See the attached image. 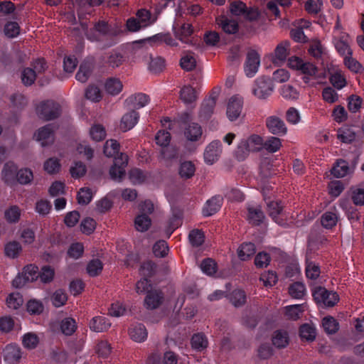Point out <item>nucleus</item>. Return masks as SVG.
<instances>
[{"label": "nucleus", "instance_id": "59", "mask_svg": "<svg viewBox=\"0 0 364 364\" xmlns=\"http://www.w3.org/2000/svg\"><path fill=\"white\" fill-rule=\"evenodd\" d=\"M23 303V296L18 292L11 293L6 299L7 306L10 309H18Z\"/></svg>", "mask_w": 364, "mask_h": 364}, {"label": "nucleus", "instance_id": "19", "mask_svg": "<svg viewBox=\"0 0 364 364\" xmlns=\"http://www.w3.org/2000/svg\"><path fill=\"white\" fill-rule=\"evenodd\" d=\"M208 337L203 333H196L191 338V348L197 352H203L208 347Z\"/></svg>", "mask_w": 364, "mask_h": 364}, {"label": "nucleus", "instance_id": "8", "mask_svg": "<svg viewBox=\"0 0 364 364\" xmlns=\"http://www.w3.org/2000/svg\"><path fill=\"white\" fill-rule=\"evenodd\" d=\"M242 99L238 96L230 98L227 105V117L230 121L236 120L240 115L242 109Z\"/></svg>", "mask_w": 364, "mask_h": 364}, {"label": "nucleus", "instance_id": "15", "mask_svg": "<svg viewBox=\"0 0 364 364\" xmlns=\"http://www.w3.org/2000/svg\"><path fill=\"white\" fill-rule=\"evenodd\" d=\"M37 141H41L43 146L53 143L54 139V130L52 124H48L40 128L35 134Z\"/></svg>", "mask_w": 364, "mask_h": 364}, {"label": "nucleus", "instance_id": "23", "mask_svg": "<svg viewBox=\"0 0 364 364\" xmlns=\"http://www.w3.org/2000/svg\"><path fill=\"white\" fill-rule=\"evenodd\" d=\"M94 65L93 63L90 61L85 60L79 67V70L75 75V78L80 82H85L93 71Z\"/></svg>", "mask_w": 364, "mask_h": 364}, {"label": "nucleus", "instance_id": "48", "mask_svg": "<svg viewBox=\"0 0 364 364\" xmlns=\"http://www.w3.org/2000/svg\"><path fill=\"white\" fill-rule=\"evenodd\" d=\"M223 31L228 34H235L239 30L237 22L232 19L224 18L218 23Z\"/></svg>", "mask_w": 364, "mask_h": 364}, {"label": "nucleus", "instance_id": "28", "mask_svg": "<svg viewBox=\"0 0 364 364\" xmlns=\"http://www.w3.org/2000/svg\"><path fill=\"white\" fill-rule=\"evenodd\" d=\"M228 299L235 307H241L246 303L247 296L244 290L240 289H234L229 295Z\"/></svg>", "mask_w": 364, "mask_h": 364}, {"label": "nucleus", "instance_id": "62", "mask_svg": "<svg viewBox=\"0 0 364 364\" xmlns=\"http://www.w3.org/2000/svg\"><path fill=\"white\" fill-rule=\"evenodd\" d=\"M68 300L66 293L63 289H57L51 296V301L54 306L60 307L65 304Z\"/></svg>", "mask_w": 364, "mask_h": 364}, {"label": "nucleus", "instance_id": "31", "mask_svg": "<svg viewBox=\"0 0 364 364\" xmlns=\"http://www.w3.org/2000/svg\"><path fill=\"white\" fill-rule=\"evenodd\" d=\"M256 247L255 245L252 242L242 243L238 250V257L243 261L249 259L252 256L255 254Z\"/></svg>", "mask_w": 364, "mask_h": 364}, {"label": "nucleus", "instance_id": "7", "mask_svg": "<svg viewBox=\"0 0 364 364\" xmlns=\"http://www.w3.org/2000/svg\"><path fill=\"white\" fill-rule=\"evenodd\" d=\"M260 65V56L255 50H250L247 54L244 65V71L247 77H252L257 73Z\"/></svg>", "mask_w": 364, "mask_h": 364}, {"label": "nucleus", "instance_id": "45", "mask_svg": "<svg viewBox=\"0 0 364 364\" xmlns=\"http://www.w3.org/2000/svg\"><path fill=\"white\" fill-rule=\"evenodd\" d=\"M173 29L176 36L181 41L191 36L193 32L192 25L188 23H183L178 29H176V27L173 26Z\"/></svg>", "mask_w": 364, "mask_h": 364}, {"label": "nucleus", "instance_id": "54", "mask_svg": "<svg viewBox=\"0 0 364 364\" xmlns=\"http://www.w3.org/2000/svg\"><path fill=\"white\" fill-rule=\"evenodd\" d=\"M338 221V217L336 213L326 212L321 216L320 223L322 226L326 229H331L336 226Z\"/></svg>", "mask_w": 364, "mask_h": 364}, {"label": "nucleus", "instance_id": "33", "mask_svg": "<svg viewBox=\"0 0 364 364\" xmlns=\"http://www.w3.org/2000/svg\"><path fill=\"white\" fill-rule=\"evenodd\" d=\"M120 145L117 140L110 139L105 142L103 148V152L107 157H114V159L121 153H119Z\"/></svg>", "mask_w": 364, "mask_h": 364}, {"label": "nucleus", "instance_id": "21", "mask_svg": "<svg viewBox=\"0 0 364 364\" xmlns=\"http://www.w3.org/2000/svg\"><path fill=\"white\" fill-rule=\"evenodd\" d=\"M129 334L133 341L141 343L147 338L148 332L144 324L136 323L129 328Z\"/></svg>", "mask_w": 364, "mask_h": 364}, {"label": "nucleus", "instance_id": "37", "mask_svg": "<svg viewBox=\"0 0 364 364\" xmlns=\"http://www.w3.org/2000/svg\"><path fill=\"white\" fill-rule=\"evenodd\" d=\"M151 225V220L149 215L138 214L134 219V226L137 231L145 232Z\"/></svg>", "mask_w": 364, "mask_h": 364}, {"label": "nucleus", "instance_id": "4", "mask_svg": "<svg viewBox=\"0 0 364 364\" xmlns=\"http://www.w3.org/2000/svg\"><path fill=\"white\" fill-rule=\"evenodd\" d=\"M36 113L41 119L50 121L57 119L60 115L61 107L53 100H45L37 106Z\"/></svg>", "mask_w": 364, "mask_h": 364}, {"label": "nucleus", "instance_id": "26", "mask_svg": "<svg viewBox=\"0 0 364 364\" xmlns=\"http://www.w3.org/2000/svg\"><path fill=\"white\" fill-rule=\"evenodd\" d=\"M77 328V322L75 319L72 317H65L60 322V331L65 336H72L76 331Z\"/></svg>", "mask_w": 364, "mask_h": 364}, {"label": "nucleus", "instance_id": "34", "mask_svg": "<svg viewBox=\"0 0 364 364\" xmlns=\"http://www.w3.org/2000/svg\"><path fill=\"white\" fill-rule=\"evenodd\" d=\"M136 17L144 28L151 26L156 21V19L152 18L151 11L146 9H139L136 13Z\"/></svg>", "mask_w": 364, "mask_h": 364}, {"label": "nucleus", "instance_id": "51", "mask_svg": "<svg viewBox=\"0 0 364 364\" xmlns=\"http://www.w3.org/2000/svg\"><path fill=\"white\" fill-rule=\"evenodd\" d=\"M247 142L252 152L259 151L263 148L264 139L257 134H252L248 139H244Z\"/></svg>", "mask_w": 364, "mask_h": 364}, {"label": "nucleus", "instance_id": "20", "mask_svg": "<svg viewBox=\"0 0 364 364\" xmlns=\"http://www.w3.org/2000/svg\"><path fill=\"white\" fill-rule=\"evenodd\" d=\"M111 326L109 319L102 316H97L93 317L90 323L89 327L94 332L106 331Z\"/></svg>", "mask_w": 364, "mask_h": 364}, {"label": "nucleus", "instance_id": "17", "mask_svg": "<svg viewBox=\"0 0 364 364\" xmlns=\"http://www.w3.org/2000/svg\"><path fill=\"white\" fill-rule=\"evenodd\" d=\"M289 48L290 43L287 41H282L278 44L274 50V55L272 59L273 63L278 65L283 64L289 54Z\"/></svg>", "mask_w": 364, "mask_h": 364}, {"label": "nucleus", "instance_id": "3", "mask_svg": "<svg viewBox=\"0 0 364 364\" xmlns=\"http://www.w3.org/2000/svg\"><path fill=\"white\" fill-rule=\"evenodd\" d=\"M318 250V234L315 227L311 231L309 238L306 254V275L307 278L315 279L318 277V266L313 259L317 255Z\"/></svg>", "mask_w": 364, "mask_h": 364}, {"label": "nucleus", "instance_id": "55", "mask_svg": "<svg viewBox=\"0 0 364 364\" xmlns=\"http://www.w3.org/2000/svg\"><path fill=\"white\" fill-rule=\"evenodd\" d=\"M225 197L229 201L242 202L245 200V196L243 193L238 188H228L225 193Z\"/></svg>", "mask_w": 364, "mask_h": 364}, {"label": "nucleus", "instance_id": "25", "mask_svg": "<svg viewBox=\"0 0 364 364\" xmlns=\"http://www.w3.org/2000/svg\"><path fill=\"white\" fill-rule=\"evenodd\" d=\"M337 138L343 143L350 144L355 141L356 133L352 127L345 125L338 129Z\"/></svg>", "mask_w": 364, "mask_h": 364}, {"label": "nucleus", "instance_id": "44", "mask_svg": "<svg viewBox=\"0 0 364 364\" xmlns=\"http://www.w3.org/2000/svg\"><path fill=\"white\" fill-rule=\"evenodd\" d=\"M322 326L328 334H334L339 329L338 322L331 316H326L323 318Z\"/></svg>", "mask_w": 364, "mask_h": 364}, {"label": "nucleus", "instance_id": "57", "mask_svg": "<svg viewBox=\"0 0 364 364\" xmlns=\"http://www.w3.org/2000/svg\"><path fill=\"white\" fill-rule=\"evenodd\" d=\"M303 311L300 304L290 305L285 307V316L291 320L296 321L300 318Z\"/></svg>", "mask_w": 364, "mask_h": 364}, {"label": "nucleus", "instance_id": "30", "mask_svg": "<svg viewBox=\"0 0 364 364\" xmlns=\"http://www.w3.org/2000/svg\"><path fill=\"white\" fill-rule=\"evenodd\" d=\"M289 334L287 331L283 330H277L274 332L272 336V344L278 348H285L289 344Z\"/></svg>", "mask_w": 364, "mask_h": 364}, {"label": "nucleus", "instance_id": "29", "mask_svg": "<svg viewBox=\"0 0 364 364\" xmlns=\"http://www.w3.org/2000/svg\"><path fill=\"white\" fill-rule=\"evenodd\" d=\"M196 172V166L192 161H185L181 163L178 168V174L183 180L191 178Z\"/></svg>", "mask_w": 364, "mask_h": 364}, {"label": "nucleus", "instance_id": "49", "mask_svg": "<svg viewBox=\"0 0 364 364\" xmlns=\"http://www.w3.org/2000/svg\"><path fill=\"white\" fill-rule=\"evenodd\" d=\"M282 142L279 138L269 136L263 143V148L269 153L277 152L281 147Z\"/></svg>", "mask_w": 364, "mask_h": 364}, {"label": "nucleus", "instance_id": "46", "mask_svg": "<svg viewBox=\"0 0 364 364\" xmlns=\"http://www.w3.org/2000/svg\"><path fill=\"white\" fill-rule=\"evenodd\" d=\"M26 310L30 315H40L44 310V306L41 301L31 299L27 301Z\"/></svg>", "mask_w": 364, "mask_h": 364}, {"label": "nucleus", "instance_id": "12", "mask_svg": "<svg viewBox=\"0 0 364 364\" xmlns=\"http://www.w3.org/2000/svg\"><path fill=\"white\" fill-rule=\"evenodd\" d=\"M164 299V296L161 291L150 290L145 297L144 306L147 309H156L162 304Z\"/></svg>", "mask_w": 364, "mask_h": 364}, {"label": "nucleus", "instance_id": "43", "mask_svg": "<svg viewBox=\"0 0 364 364\" xmlns=\"http://www.w3.org/2000/svg\"><path fill=\"white\" fill-rule=\"evenodd\" d=\"M215 106V101L205 99L200 107V117L205 120L208 119L213 113Z\"/></svg>", "mask_w": 364, "mask_h": 364}, {"label": "nucleus", "instance_id": "41", "mask_svg": "<svg viewBox=\"0 0 364 364\" xmlns=\"http://www.w3.org/2000/svg\"><path fill=\"white\" fill-rule=\"evenodd\" d=\"M189 242L193 247L201 246L205 241L204 232L199 229H193L188 234Z\"/></svg>", "mask_w": 364, "mask_h": 364}, {"label": "nucleus", "instance_id": "13", "mask_svg": "<svg viewBox=\"0 0 364 364\" xmlns=\"http://www.w3.org/2000/svg\"><path fill=\"white\" fill-rule=\"evenodd\" d=\"M221 142L219 140L213 141L206 147L204 152V160L208 164L215 162L221 153Z\"/></svg>", "mask_w": 364, "mask_h": 364}, {"label": "nucleus", "instance_id": "2", "mask_svg": "<svg viewBox=\"0 0 364 364\" xmlns=\"http://www.w3.org/2000/svg\"><path fill=\"white\" fill-rule=\"evenodd\" d=\"M288 65L303 74L302 80L305 84L309 86H316L318 84V70L313 63L304 62L297 56H292L288 60Z\"/></svg>", "mask_w": 364, "mask_h": 364}, {"label": "nucleus", "instance_id": "40", "mask_svg": "<svg viewBox=\"0 0 364 364\" xmlns=\"http://www.w3.org/2000/svg\"><path fill=\"white\" fill-rule=\"evenodd\" d=\"M182 213L181 211H173L172 216L168 220V225L166 230V235L170 237L173 231L181 225Z\"/></svg>", "mask_w": 364, "mask_h": 364}, {"label": "nucleus", "instance_id": "60", "mask_svg": "<svg viewBox=\"0 0 364 364\" xmlns=\"http://www.w3.org/2000/svg\"><path fill=\"white\" fill-rule=\"evenodd\" d=\"M77 199L79 204L87 205L92 199V190L87 187L81 188L78 191Z\"/></svg>", "mask_w": 364, "mask_h": 364}, {"label": "nucleus", "instance_id": "10", "mask_svg": "<svg viewBox=\"0 0 364 364\" xmlns=\"http://www.w3.org/2000/svg\"><path fill=\"white\" fill-rule=\"evenodd\" d=\"M323 283L320 280V304L322 303L324 307H333L339 301V296L336 291L328 290L325 285L321 286Z\"/></svg>", "mask_w": 364, "mask_h": 364}, {"label": "nucleus", "instance_id": "9", "mask_svg": "<svg viewBox=\"0 0 364 364\" xmlns=\"http://www.w3.org/2000/svg\"><path fill=\"white\" fill-rule=\"evenodd\" d=\"M266 126L269 132L273 134L283 136L287 132L284 122L277 116H270L266 119Z\"/></svg>", "mask_w": 364, "mask_h": 364}, {"label": "nucleus", "instance_id": "6", "mask_svg": "<svg viewBox=\"0 0 364 364\" xmlns=\"http://www.w3.org/2000/svg\"><path fill=\"white\" fill-rule=\"evenodd\" d=\"M128 164V156L121 153L114 159L113 165L110 167L109 175L113 180H120L125 175V168Z\"/></svg>", "mask_w": 364, "mask_h": 364}, {"label": "nucleus", "instance_id": "32", "mask_svg": "<svg viewBox=\"0 0 364 364\" xmlns=\"http://www.w3.org/2000/svg\"><path fill=\"white\" fill-rule=\"evenodd\" d=\"M126 101L132 104L134 108L140 109L149 102L150 98L149 95L139 92L130 96Z\"/></svg>", "mask_w": 364, "mask_h": 364}, {"label": "nucleus", "instance_id": "36", "mask_svg": "<svg viewBox=\"0 0 364 364\" xmlns=\"http://www.w3.org/2000/svg\"><path fill=\"white\" fill-rule=\"evenodd\" d=\"M124 61V55L117 51L111 52L105 60L104 64L112 68H115L120 66Z\"/></svg>", "mask_w": 364, "mask_h": 364}, {"label": "nucleus", "instance_id": "42", "mask_svg": "<svg viewBox=\"0 0 364 364\" xmlns=\"http://www.w3.org/2000/svg\"><path fill=\"white\" fill-rule=\"evenodd\" d=\"M21 215V209L16 205H11L4 211V218L9 223H18L19 221Z\"/></svg>", "mask_w": 364, "mask_h": 364}, {"label": "nucleus", "instance_id": "18", "mask_svg": "<svg viewBox=\"0 0 364 364\" xmlns=\"http://www.w3.org/2000/svg\"><path fill=\"white\" fill-rule=\"evenodd\" d=\"M18 166L13 161L6 162L1 171L2 179L6 184H12L16 181Z\"/></svg>", "mask_w": 364, "mask_h": 364}, {"label": "nucleus", "instance_id": "61", "mask_svg": "<svg viewBox=\"0 0 364 364\" xmlns=\"http://www.w3.org/2000/svg\"><path fill=\"white\" fill-rule=\"evenodd\" d=\"M55 276V270L49 265H44L39 272V278L43 283L48 284L53 281Z\"/></svg>", "mask_w": 364, "mask_h": 364}, {"label": "nucleus", "instance_id": "63", "mask_svg": "<svg viewBox=\"0 0 364 364\" xmlns=\"http://www.w3.org/2000/svg\"><path fill=\"white\" fill-rule=\"evenodd\" d=\"M344 64L350 71L355 73H362L364 70L362 65L352 55L345 56Z\"/></svg>", "mask_w": 364, "mask_h": 364}, {"label": "nucleus", "instance_id": "56", "mask_svg": "<svg viewBox=\"0 0 364 364\" xmlns=\"http://www.w3.org/2000/svg\"><path fill=\"white\" fill-rule=\"evenodd\" d=\"M33 174L30 168H24L17 171L16 180L21 184L26 185L31 183Z\"/></svg>", "mask_w": 364, "mask_h": 364}, {"label": "nucleus", "instance_id": "16", "mask_svg": "<svg viewBox=\"0 0 364 364\" xmlns=\"http://www.w3.org/2000/svg\"><path fill=\"white\" fill-rule=\"evenodd\" d=\"M3 356L8 364H16L21 358V348L16 344H9L4 349Z\"/></svg>", "mask_w": 364, "mask_h": 364}, {"label": "nucleus", "instance_id": "50", "mask_svg": "<svg viewBox=\"0 0 364 364\" xmlns=\"http://www.w3.org/2000/svg\"><path fill=\"white\" fill-rule=\"evenodd\" d=\"M289 293L293 298L300 299L305 295L306 287L302 282H296L289 286Z\"/></svg>", "mask_w": 364, "mask_h": 364}, {"label": "nucleus", "instance_id": "1", "mask_svg": "<svg viewBox=\"0 0 364 364\" xmlns=\"http://www.w3.org/2000/svg\"><path fill=\"white\" fill-rule=\"evenodd\" d=\"M86 36L90 41L100 43L103 48L112 47L118 42V32L104 21L96 23Z\"/></svg>", "mask_w": 364, "mask_h": 364}, {"label": "nucleus", "instance_id": "39", "mask_svg": "<svg viewBox=\"0 0 364 364\" xmlns=\"http://www.w3.org/2000/svg\"><path fill=\"white\" fill-rule=\"evenodd\" d=\"M349 166L347 161L338 159L331 169V173L336 178H342L348 174Z\"/></svg>", "mask_w": 364, "mask_h": 364}, {"label": "nucleus", "instance_id": "53", "mask_svg": "<svg viewBox=\"0 0 364 364\" xmlns=\"http://www.w3.org/2000/svg\"><path fill=\"white\" fill-rule=\"evenodd\" d=\"M252 151L247 142L245 141L244 139L238 144L237 147L235 150V157L239 161H244L249 155L250 152Z\"/></svg>", "mask_w": 364, "mask_h": 364}, {"label": "nucleus", "instance_id": "5", "mask_svg": "<svg viewBox=\"0 0 364 364\" xmlns=\"http://www.w3.org/2000/svg\"><path fill=\"white\" fill-rule=\"evenodd\" d=\"M273 90L272 80L269 77L261 76L255 80L252 93L257 98L264 100L272 95Z\"/></svg>", "mask_w": 364, "mask_h": 364}, {"label": "nucleus", "instance_id": "24", "mask_svg": "<svg viewBox=\"0 0 364 364\" xmlns=\"http://www.w3.org/2000/svg\"><path fill=\"white\" fill-rule=\"evenodd\" d=\"M282 210L283 205L280 200H273L267 203V210L269 216L273 219V220L279 225L283 224V220L280 219Z\"/></svg>", "mask_w": 364, "mask_h": 364}, {"label": "nucleus", "instance_id": "64", "mask_svg": "<svg viewBox=\"0 0 364 364\" xmlns=\"http://www.w3.org/2000/svg\"><path fill=\"white\" fill-rule=\"evenodd\" d=\"M96 225L97 223L93 218L87 217L81 221L80 230L84 234L89 235L95 231Z\"/></svg>", "mask_w": 364, "mask_h": 364}, {"label": "nucleus", "instance_id": "58", "mask_svg": "<svg viewBox=\"0 0 364 364\" xmlns=\"http://www.w3.org/2000/svg\"><path fill=\"white\" fill-rule=\"evenodd\" d=\"M328 75H329L328 78L334 87L341 89L346 86V80L341 72L337 71L334 73H331L328 70Z\"/></svg>", "mask_w": 364, "mask_h": 364}, {"label": "nucleus", "instance_id": "27", "mask_svg": "<svg viewBox=\"0 0 364 364\" xmlns=\"http://www.w3.org/2000/svg\"><path fill=\"white\" fill-rule=\"evenodd\" d=\"M184 135L188 141H196L202 135V128L198 123H191L185 128Z\"/></svg>", "mask_w": 364, "mask_h": 364}, {"label": "nucleus", "instance_id": "52", "mask_svg": "<svg viewBox=\"0 0 364 364\" xmlns=\"http://www.w3.org/2000/svg\"><path fill=\"white\" fill-rule=\"evenodd\" d=\"M181 99L186 104H191L196 100V90L191 86H184L180 92Z\"/></svg>", "mask_w": 364, "mask_h": 364}, {"label": "nucleus", "instance_id": "22", "mask_svg": "<svg viewBox=\"0 0 364 364\" xmlns=\"http://www.w3.org/2000/svg\"><path fill=\"white\" fill-rule=\"evenodd\" d=\"M139 113L136 110H132L126 113L121 119V129L124 132L132 129L138 122Z\"/></svg>", "mask_w": 364, "mask_h": 364}, {"label": "nucleus", "instance_id": "47", "mask_svg": "<svg viewBox=\"0 0 364 364\" xmlns=\"http://www.w3.org/2000/svg\"><path fill=\"white\" fill-rule=\"evenodd\" d=\"M103 269V263L99 259L90 260L87 265V272L92 277L100 275Z\"/></svg>", "mask_w": 364, "mask_h": 364}, {"label": "nucleus", "instance_id": "14", "mask_svg": "<svg viewBox=\"0 0 364 364\" xmlns=\"http://www.w3.org/2000/svg\"><path fill=\"white\" fill-rule=\"evenodd\" d=\"M223 198L220 195L214 196L208 200L203 208V216L209 217L219 211L223 205Z\"/></svg>", "mask_w": 364, "mask_h": 364}, {"label": "nucleus", "instance_id": "11", "mask_svg": "<svg viewBox=\"0 0 364 364\" xmlns=\"http://www.w3.org/2000/svg\"><path fill=\"white\" fill-rule=\"evenodd\" d=\"M247 210L246 219L250 225L259 226L263 223L265 216L259 205H249L247 207Z\"/></svg>", "mask_w": 364, "mask_h": 364}, {"label": "nucleus", "instance_id": "38", "mask_svg": "<svg viewBox=\"0 0 364 364\" xmlns=\"http://www.w3.org/2000/svg\"><path fill=\"white\" fill-rule=\"evenodd\" d=\"M129 178L134 185L142 184L147 179V173L140 168H134L129 171Z\"/></svg>", "mask_w": 364, "mask_h": 364}, {"label": "nucleus", "instance_id": "35", "mask_svg": "<svg viewBox=\"0 0 364 364\" xmlns=\"http://www.w3.org/2000/svg\"><path fill=\"white\" fill-rule=\"evenodd\" d=\"M105 87L106 91L109 94L112 95H117L122 91L123 85L119 79L110 77L106 80Z\"/></svg>", "mask_w": 364, "mask_h": 364}]
</instances>
